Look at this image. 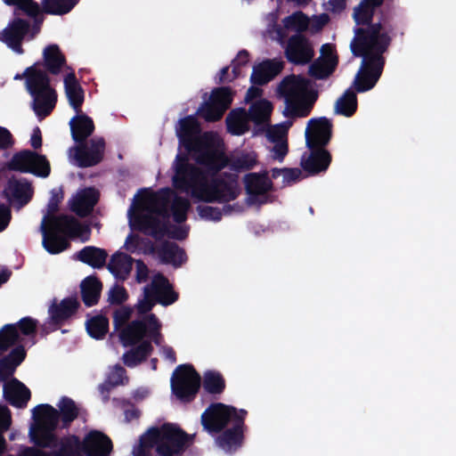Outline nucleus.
<instances>
[{
  "instance_id": "obj_1",
  "label": "nucleus",
  "mask_w": 456,
  "mask_h": 456,
  "mask_svg": "<svg viewBox=\"0 0 456 456\" xmlns=\"http://www.w3.org/2000/svg\"><path fill=\"white\" fill-rule=\"evenodd\" d=\"M175 133L180 146H183L199 167L189 162L186 155L178 153L173 163L174 187L190 195L192 199L205 202H228L235 200L240 189L235 175H219L228 164L219 136L213 132L201 133L195 116L181 118ZM231 167L236 171L253 168L257 163L255 151H239L230 160Z\"/></svg>"
},
{
  "instance_id": "obj_2",
  "label": "nucleus",
  "mask_w": 456,
  "mask_h": 456,
  "mask_svg": "<svg viewBox=\"0 0 456 456\" xmlns=\"http://www.w3.org/2000/svg\"><path fill=\"white\" fill-rule=\"evenodd\" d=\"M177 298L178 295L172 289L168 280L161 273H156L151 283L143 287L142 297L134 309L120 306L115 310L113 324L122 345L128 346L138 344L123 354L125 365L134 368L143 362L153 350L152 341L157 346L160 345L161 323L155 314L149 312L156 303L169 305Z\"/></svg>"
},
{
  "instance_id": "obj_3",
  "label": "nucleus",
  "mask_w": 456,
  "mask_h": 456,
  "mask_svg": "<svg viewBox=\"0 0 456 456\" xmlns=\"http://www.w3.org/2000/svg\"><path fill=\"white\" fill-rule=\"evenodd\" d=\"M190 201L178 196L172 189L163 188L156 192H143L140 200L127 211L129 225L156 239L165 236L183 240L189 227L187 219Z\"/></svg>"
},
{
  "instance_id": "obj_4",
  "label": "nucleus",
  "mask_w": 456,
  "mask_h": 456,
  "mask_svg": "<svg viewBox=\"0 0 456 456\" xmlns=\"http://www.w3.org/2000/svg\"><path fill=\"white\" fill-rule=\"evenodd\" d=\"M384 0H362L354 9V19L359 28H354V37L350 48L354 57H362L361 67L354 80L356 91L370 90L379 79L385 61L382 54L390 44L389 30L380 22L370 23L374 9Z\"/></svg>"
},
{
  "instance_id": "obj_5",
  "label": "nucleus",
  "mask_w": 456,
  "mask_h": 456,
  "mask_svg": "<svg viewBox=\"0 0 456 456\" xmlns=\"http://www.w3.org/2000/svg\"><path fill=\"white\" fill-rule=\"evenodd\" d=\"M37 322L31 317H24L15 324H6L0 330V355L11 346L17 345L11 353L0 360V383L4 382V397L14 407H26L30 399L29 389L16 379L5 382L12 376L15 369L25 358L24 346H33L36 341Z\"/></svg>"
},
{
  "instance_id": "obj_6",
  "label": "nucleus",
  "mask_w": 456,
  "mask_h": 456,
  "mask_svg": "<svg viewBox=\"0 0 456 456\" xmlns=\"http://www.w3.org/2000/svg\"><path fill=\"white\" fill-rule=\"evenodd\" d=\"M247 411L220 403H212L201 415L204 430L216 435L226 430L216 439L219 448L225 452H235L242 443V428Z\"/></svg>"
},
{
  "instance_id": "obj_7",
  "label": "nucleus",
  "mask_w": 456,
  "mask_h": 456,
  "mask_svg": "<svg viewBox=\"0 0 456 456\" xmlns=\"http://www.w3.org/2000/svg\"><path fill=\"white\" fill-rule=\"evenodd\" d=\"M7 5L15 6L14 18L0 31V41L18 54L23 53L21 43L31 40L40 30L42 19L40 7L33 0H3Z\"/></svg>"
},
{
  "instance_id": "obj_8",
  "label": "nucleus",
  "mask_w": 456,
  "mask_h": 456,
  "mask_svg": "<svg viewBox=\"0 0 456 456\" xmlns=\"http://www.w3.org/2000/svg\"><path fill=\"white\" fill-rule=\"evenodd\" d=\"M61 198L55 190L51 191L47 211L40 224L43 247L50 254L64 251L69 246L68 237L77 236L81 231L80 224L75 217L68 215L54 216Z\"/></svg>"
},
{
  "instance_id": "obj_9",
  "label": "nucleus",
  "mask_w": 456,
  "mask_h": 456,
  "mask_svg": "<svg viewBox=\"0 0 456 456\" xmlns=\"http://www.w3.org/2000/svg\"><path fill=\"white\" fill-rule=\"evenodd\" d=\"M69 124L73 140L79 143L69 150L70 163L80 167L98 164L103 157L104 140L102 137H94L89 142H85L94 131L93 119L80 110Z\"/></svg>"
},
{
  "instance_id": "obj_10",
  "label": "nucleus",
  "mask_w": 456,
  "mask_h": 456,
  "mask_svg": "<svg viewBox=\"0 0 456 456\" xmlns=\"http://www.w3.org/2000/svg\"><path fill=\"white\" fill-rule=\"evenodd\" d=\"M190 438L177 426L164 424L151 428L133 449V456H179L189 445Z\"/></svg>"
},
{
  "instance_id": "obj_11",
  "label": "nucleus",
  "mask_w": 456,
  "mask_h": 456,
  "mask_svg": "<svg viewBox=\"0 0 456 456\" xmlns=\"http://www.w3.org/2000/svg\"><path fill=\"white\" fill-rule=\"evenodd\" d=\"M331 122L325 117L312 118L305 128V142L309 152L303 154L301 166L306 172L315 175L326 171L331 156L323 149L331 135Z\"/></svg>"
},
{
  "instance_id": "obj_12",
  "label": "nucleus",
  "mask_w": 456,
  "mask_h": 456,
  "mask_svg": "<svg viewBox=\"0 0 456 456\" xmlns=\"http://www.w3.org/2000/svg\"><path fill=\"white\" fill-rule=\"evenodd\" d=\"M25 77L26 89L32 98L31 107L36 115L44 118L54 109L57 102L56 91L50 85V78L38 63L27 68L22 75L14 78Z\"/></svg>"
},
{
  "instance_id": "obj_13",
  "label": "nucleus",
  "mask_w": 456,
  "mask_h": 456,
  "mask_svg": "<svg viewBox=\"0 0 456 456\" xmlns=\"http://www.w3.org/2000/svg\"><path fill=\"white\" fill-rule=\"evenodd\" d=\"M278 94L284 99L285 110L292 117H305L309 114L314 99L312 96L310 81L299 76H288L277 88Z\"/></svg>"
},
{
  "instance_id": "obj_14",
  "label": "nucleus",
  "mask_w": 456,
  "mask_h": 456,
  "mask_svg": "<svg viewBox=\"0 0 456 456\" xmlns=\"http://www.w3.org/2000/svg\"><path fill=\"white\" fill-rule=\"evenodd\" d=\"M200 384V375L188 364L179 365L171 378L172 392L183 402H190L195 397Z\"/></svg>"
},
{
  "instance_id": "obj_15",
  "label": "nucleus",
  "mask_w": 456,
  "mask_h": 456,
  "mask_svg": "<svg viewBox=\"0 0 456 456\" xmlns=\"http://www.w3.org/2000/svg\"><path fill=\"white\" fill-rule=\"evenodd\" d=\"M8 166L10 169L41 177H47L50 174V165L45 157L28 150L14 154Z\"/></svg>"
},
{
  "instance_id": "obj_16",
  "label": "nucleus",
  "mask_w": 456,
  "mask_h": 456,
  "mask_svg": "<svg viewBox=\"0 0 456 456\" xmlns=\"http://www.w3.org/2000/svg\"><path fill=\"white\" fill-rule=\"evenodd\" d=\"M36 445L51 450V456H82V444L74 436L58 438L54 434L42 433V439Z\"/></svg>"
},
{
  "instance_id": "obj_17",
  "label": "nucleus",
  "mask_w": 456,
  "mask_h": 456,
  "mask_svg": "<svg viewBox=\"0 0 456 456\" xmlns=\"http://www.w3.org/2000/svg\"><path fill=\"white\" fill-rule=\"evenodd\" d=\"M32 415L38 423L36 428L34 427H30L28 436L30 441L36 444L37 441H40L42 439L43 432L53 434V431L59 423L60 413L56 409L49 404H41L32 410Z\"/></svg>"
},
{
  "instance_id": "obj_18",
  "label": "nucleus",
  "mask_w": 456,
  "mask_h": 456,
  "mask_svg": "<svg viewBox=\"0 0 456 456\" xmlns=\"http://www.w3.org/2000/svg\"><path fill=\"white\" fill-rule=\"evenodd\" d=\"M232 102V95L228 88L220 87L212 91L209 101L202 103L197 113L207 121L220 119Z\"/></svg>"
},
{
  "instance_id": "obj_19",
  "label": "nucleus",
  "mask_w": 456,
  "mask_h": 456,
  "mask_svg": "<svg viewBox=\"0 0 456 456\" xmlns=\"http://www.w3.org/2000/svg\"><path fill=\"white\" fill-rule=\"evenodd\" d=\"M284 53L288 61L297 65L309 63L314 56L312 43L301 34H296L289 38Z\"/></svg>"
},
{
  "instance_id": "obj_20",
  "label": "nucleus",
  "mask_w": 456,
  "mask_h": 456,
  "mask_svg": "<svg viewBox=\"0 0 456 456\" xmlns=\"http://www.w3.org/2000/svg\"><path fill=\"white\" fill-rule=\"evenodd\" d=\"M244 182L250 204H263L267 201L266 194L272 188V182L266 172L248 174Z\"/></svg>"
},
{
  "instance_id": "obj_21",
  "label": "nucleus",
  "mask_w": 456,
  "mask_h": 456,
  "mask_svg": "<svg viewBox=\"0 0 456 456\" xmlns=\"http://www.w3.org/2000/svg\"><path fill=\"white\" fill-rule=\"evenodd\" d=\"M31 183L24 178L12 177L8 180L4 193L14 208H20L28 204L33 196Z\"/></svg>"
},
{
  "instance_id": "obj_22",
  "label": "nucleus",
  "mask_w": 456,
  "mask_h": 456,
  "mask_svg": "<svg viewBox=\"0 0 456 456\" xmlns=\"http://www.w3.org/2000/svg\"><path fill=\"white\" fill-rule=\"evenodd\" d=\"M289 125L277 124L265 129V136L272 144L268 146L273 159L282 162L288 153L287 134Z\"/></svg>"
},
{
  "instance_id": "obj_23",
  "label": "nucleus",
  "mask_w": 456,
  "mask_h": 456,
  "mask_svg": "<svg viewBox=\"0 0 456 456\" xmlns=\"http://www.w3.org/2000/svg\"><path fill=\"white\" fill-rule=\"evenodd\" d=\"M81 444L86 456H109L112 451L111 440L97 430L90 431Z\"/></svg>"
},
{
  "instance_id": "obj_24",
  "label": "nucleus",
  "mask_w": 456,
  "mask_h": 456,
  "mask_svg": "<svg viewBox=\"0 0 456 456\" xmlns=\"http://www.w3.org/2000/svg\"><path fill=\"white\" fill-rule=\"evenodd\" d=\"M337 63L338 60L332 47L324 45L322 47V56L309 66V74L316 79L326 78L334 71Z\"/></svg>"
},
{
  "instance_id": "obj_25",
  "label": "nucleus",
  "mask_w": 456,
  "mask_h": 456,
  "mask_svg": "<svg viewBox=\"0 0 456 456\" xmlns=\"http://www.w3.org/2000/svg\"><path fill=\"white\" fill-rule=\"evenodd\" d=\"M99 200V192L94 188L89 187L78 191L69 200L70 209L79 216L89 215Z\"/></svg>"
},
{
  "instance_id": "obj_26",
  "label": "nucleus",
  "mask_w": 456,
  "mask_h": 456,
  "mask_svg": "<svg viewBox=\"0 0 456 456\" xmlns=\"http://www.w3.org/2000/svg\"><path fill=\"white\" fill-rule=\"evenodd\" d=\"M283 66L281 59L264 61L253 68L250 80L253 84H266L282 70Z\"/></svg>"
},
{
  "instance_id": "obj_27",
  "label": "nucleus",
  "mask_w": 456,
  "mask_h": 456,
  "mask_svg": "<svg viewBox=\"0 0 456 456\" xmlns=\"http://www.w3.org/2000/svg\"><path fill=\"white\" fill-rule=\"evenodd\" d=\"M66 69H69V72L63 79L65 94L71 108L76 113H79L85 100L84 90L77 79L74 71L69 67H66Z\"/></svg>"
},
{
  "instance_id": "obj_28",
  "label": "nucleus",
  "mask_w": 456,
  "mask_h": 456,
  "mask_svg": "<svg viewBox=\"0 0 456 456\" xmlns=\"http://www.w3.org/2000/svg\"><path fill=\"white\" fill-rule=\"evenodd\" d=\"M272 111V103L268 100L261 98L255 100L248 109L249 118L256 126H262L266 129L271 126L269 122Z\"/></svg>"
},
{
  "instance_id": "obj_29",
  "label": "nucleus",
  "mask_w": 456,
  "mask_h": 456,
  "mask_svg": "<svg viewBox=\"0 0 456 456\" xmlns=\"http://www.w3.org/2000/svg\"><path fill=\"white\" fill-rule=\"evenodd\" d=\"M249 113L245 109L232 110L226 118L228 131L234 135H241L250 128Z\"/></svg>"
},
{
  "instance_id": "obj_30",
  "label": "nucleus",
  "mask_w": 456,
  "mask_h": 456,
  "mask_svg": "<svg viewBox=\"0 0 456 456\" xmlns=\"http://www.w3.org/2000/svg\"><path fill=\"white\" fill-rule=\"evenodd\" d=\"M133 267V258L125 254L115 253L108 264L109 271L118 280H126Z\"/></svg>"
},
{
  "instance_id": "obj_31",
  "label": "nucleus",
  "mask_w": 456,
  "mask_h": 456,
  "mask_svg": "<svg viewBox=\"0 0 456 456\" xmlns=\"http://www.w3.org/2000/svg\"><path fill=\"white\" fill-rule=\"evenodd\" d=\"M76 297L64 298L59 305H52L49 308L50 319L54 323H59L70 317L78 307Z\"/></svg>"
},
{
  "instance_id": "obj_32",
  "label": "nucleus",
  "mask_w": 456,
  "mask_h": 456,
  "mask_svg": "<svg viewBox=\"0 0 456 456\" xmlns=\"http://www.w3.org/2000/svg\"><path fill=\"white\" fill-rule=\"evenodd\" d=\"M128 379L126 376V370L120 365H115L110 369L107 379L103 384L99 387L100 393L103 400L106 402L109 399L108 393L110 388L124 385L127 382Z\"/></svg>"
},
{
  "instance_id": "obj_33",
  "label": "nucleus",
  "mask_w": 456,
  "mask_h": 456,
  "mask_svg": "<svg viewBox=\"0 0 456 456\" xmlns=\"http://www.w3.org/2000/svg\"><path fill=\"white\" fill-rule=\"evenodd\" d=\"M45 65L48 71L53 75L61 72L65 67V58L56 45H51L45 48L43 52Z\"/></svg>"
},
{
  "instance_id": "obj_34",
  "label": "nucleus",
  "mask_w": 456,
  "mask_h": 456,
  "mask_svg": "<svg viewBox=\"0 0 456 456\" xmlns=\"http://www.w3.org/2000/svg\"><path fill=\"white\" fill-rule=\"evenodd\" d=\"M108 254L105 250L87 246L77 252V257L83 263H86L94 268H100L105 265Z\"/></svg>"
},
{
  "instance_id": "obj_35",
  "label": "nucleus",
  "mask_w": 456,
  "mask_h": 456,
  "mask_svg": "<svg viewBox=\"0 0 456 456\" xmlns=\"http://www.w3.org/2000/svg\"><path fill=\"white\" fill-rule=\"evenodd\" d=\"M102 289L101 282L94 277H87L81 283V293L84 303L92 306L98 302Z\"/></svg>"
},
{
  "instance_id": "obj_36",
  "label": "nucleus",
  "mask_w": 456,
  "mask_h": 456,
  "mask_svg": "<svg viewBox=\"0 0 456 456\" xmlns=\"http://www.w3.org/2000/svg\"><path fill=\"white\" fill-rule=\"evenodd\" d=\"M357 109V98L355 93L348 88L336 102L335 112L338 115L351 117Z\"/></svg>"
},
{
  "instance_id": "obj_37",
  "label": "nucleus",
  "mask_w": 456,
  "mask_h": 456,
  "mask_svg": "<svg viewBox=\"0 0 456 456\" xmlns=\"http://www.w3.org/2000/svg\"><path fill=\"white\" fill-rule=\"evenodd\" d=\"M161 260L166 264H171L174 266H180L186 261V255L183 249L175 243H166L159 251Z\"/></svg>"
},
{
  "instance_id": "obj_38",
  "label": "nucleus",
  "mask_w": 456,
  "mask_h": 456,
  "mask_svg": "<svg viewBox=\"0 0 456 456\" xmlns=\"http://www.w3.org/2000/svg\"><path fill=\"white\" fill-rule=\"evenodd\" d=\"M248 61V53L242 50L239 52L236 58L232 61V76L229 75V67L223 68L219 72V81H232L241 74V67L245 66Z\"/></svg>"
},
{
  "instance_id": "obj_39",
  "label": "nucleus",
  "mask_w": 456,
  "mask_h": 456,
  "mask_svg": "<svg viewBox=\"0 0 456 456\" xmlns=\"http://www.w3.org/2000/svg\"><path fill=\"white\" fill-rule=\"evenodd\" d=\"M79 0H42V8L45 12L53 15L69 13Z\"/></svg>"
},
{
  "instance_id": "obj_40",
  "label": "nucleus",
  "mask_w": 456,
  "mask_h": 456,
  "mask_svg": "<svg viewBox=\"0 0 456 456\" xmlns=\"http://www.w3.org/2000/svg\"><path fill=\"white\" fill-rule=\"evenodd\" d=\"M309 18L301 11L295 12L282 20L285 29L295 31L297 34L305 31L309 27Z\"/></svg>"
},
{
  "instance_id": "obj_41",
  "label": "nucleus",
  "mask_w": 456,
  "mask_h": 456,
  "mask_svg": "<svg viewBox=\"0 0 456 456\" xmlns=\"http://www.w3.org/2000/svg\"><path fill=\"white\" fill-rule=\"evenodd\" d=\"M86 330L90 337L102 339L109 330V321L105 316L95 315L86 322Z\"/></svg>"
},
{
  "instance_id": "obj_42",
  "label": "nucleus",
  "mask_w": 456,
  "mask_h": 456,
  "mask_svg": "<svg viewBox=\"0 0 456 456\" xmlns=\"http://www.w3.org/2000/svg\"><path fill=\"white\" fill-rule=\"evenodd\" d=\"M58 407L60 408L59 413L64 427H67L77 417L78 408L70 398L62 397L58 403Z\"/></svg>"
},
{
  "instance_id": "obj_43",
  "label": "nucleus",
  "mask_w": 456,
  "mask_h": 456,
  "mask_svg": "<svg viewBox=\"0 0 456 456\" xmlns=\"http://www.w3.org/2000/svg\"><path fill=\"white\" fill-rule=\"evenodd\" d=\"M232 208L231 206H224L222 209L211 206H199L197 211L200 218L218 222L221 220L223 215L230 214Z\"/></svg>"
},
{
  "instance_id": "obj_44",
  "label": "nucleus",
  "mask_w": 456,
  "mask_h": 456,
  "mask_svg": "<svg viewBox=\"0 0 456 456\" xmlns=\"http://www.w3.org/2000/svg\"><path fill=\"white\" fill-rule=\"evenodd\" d=\"M302 172L298 168H273L272 177L278 179L281 177V186L291 185L300 180Z\"/></svg>"
},
{
  "instance_id": "obj_45",
  "label": "nucleus",
  "mask_w": 456,
  "mask_h": 456,
  "mask_svg": "<svg viewBox=\"0 0 456 456\" xmlns=\"http://www.w3.org/2000/svg\"><path fill=\"white\" fill-rule=\"evenodd\" d=\"M203 386L211 394L221 393L224 388V380L219 372L208 370L204 375Z\"/></svg>"
},
{
  "instance_id": "obj_46",
  "label": "nucleus",
  "mask_w": 456,
  "mask_h": 456,
  "mask_svg": "<svg viewBox=\"0 0 456 456\" xmlns=\"http://www.w3.org/2000/svg\"><path fill=\"white\" fill-rule=\"evenodd\" d=\"M12 424V417L10 410L0 404V455L4 452L6 444L4 433L9 429Z\"/></svg>"
},
{
  "instance_id": "obj_47",
  "label": "nucleus",
  "mask_w": 456,
  "mask_h": 456,
  "mask_svg": "<svg viewBox=\"0 0 456 456\" xmlns=\"http://www.w3.org/2000/svg\"><path fill=\"white\" fill-rule=\"evenodd\" d=\"M127 298V293L123 286L115 284L109 291V301L111 304H121Z\"/></svg>"
},
{
  "instance_id": "obj_48",
  "label": "nucleus",
  "mask_w": 456,
  "mask_h": 456,
  "mask_svg": "<svg viewBox=\"0 0 456 456\" xmlns=\"http://www.w3.org/2000/svg\"><path fill=\"white\" fill-rule=\"evenodd\" d=\"M140 243H141V239L139 236L134 235V234H129L126 237L124 247L130 253H133V254L140 253V251L142 250Z\"/></svg>"
},
{
  "instance_id": "obj_49",
  "label": "nucleus",
  "mask_w": 456,
  "mask_h": 456,
  "mask_svg": "<svg viewBox=\"0 0 456 456\" xmlns=\"http://www.w3.org/2000/svg\"><path fill=\"white\" fill-rule=\"evenodd\" d=\"M148 276L149 269L147 265L142 260H137L135 262V281L138 283H143L147 281Z\"/></svg>"
},
{
  "instance_id": "obj_50",
  "label": "nucleus",
  "mask_w": 456,
  "mask_h": 456,
  "mask_svg": "<svg viewBox=\"0 0 456 456\" xmlns=\"http://www.w3.org/2000/svg\"><path fill=\"white\" fill-rule=\"evenodd\" d=\"M12 218L10 208L0 204V232L6 229Z\"/></svg>"
},
{
  "instance_id": "obj_51",
  "label": "nucleus",
  "mask_w": 456,
  "mask_h": 456,
  "mask_svg": "<svg viewBox=\"0 0 456 456\" xmlns=\"http://www.w3.org/2000/svg\"><path fill=\"white\" fill-rule=\"evenodd\" d=\"M163 338L161 337L159 346V353L165 360L170 362L171 364L175 363L176 356L174 349L171 346L162 345Z\"/></svg>"
},
{
  "instance_id": "obj_52",
  "label": "nucleus",
  "mask_w": 456,
  "mask_h": 456,
  "mask_svg": "<svg viewBox=\"0 0 456 456\" xmlns=\"http://www.w3.org/2000/svg\"><path fill=\"white\" fill-rule=\"evenodd\" d=\"M13 144L11 133L4 127L0 126V149L5 150Z\"/></svg>"
},
{
  "instance_id": "obj_53",
  "label": "nucleus",
  "mask_w": 456,
  "mask_h": 456,
  "mask_svg": "<svg viewBox=\"0 0 456 456\" xmlns=\"http://www.w3.org/2000/svg\"><path fill=\"white\" fill-rule=\"evenodd\" d=\"M30 143L34 149H38L42 145L41 131L37 126L33 129L30 138Z\"/></svg>"
},
{
  "instance_id": "obj_54",
  "label": "nucleus",
  "mask_w": 456,
  "mask_h": 456,
  "mask_svg": "<svg viewBox=\"0 0 456 456\" xmlns=\"http://www.w3.org/2000/svg\"><path fill=\"white\" fill-rule=\"evenodd\" d=\"M262 94V90L258 87L251 86L246 94L245 101L249 102L254 99L257 100L256 98L260 97Z\"/></svg>"
},
{
  "instance_id": "obj_55",
  "label": "nucleus",
  "mask_w": 456,
  "mask_h": 456,
  "mask_svg": "<svg viewBox=\"0 0 456 456\" xmlns=\"http://www.w3.org/2000/svg\"><path fill=\"white\" fill-rule=\"evenodd\" d=\"M149 394H150V391L148 388L140 387V388L136 389L135 391H134L133 398L135 401H142V400L145 399L149 395Z\"/></svg>"
},
{
  "instance_id": "obj_56",
  "label": "nucleus",
  "mask_w": 456,
  "mask_h": 456,
  "mask_svg": "<svg viewBox=\"0 0 456 456\" xmlns=\"http://www.w3.org/2000/svg\"><path fill=\"white\" fill-rule=\"evenodd\" d=\"M140 416V411L134 407H131L125 411V418L127 422L132 421L133 419H138Z\"/></svg>"
},
{
  "instance_id": "obj_57",
  "label": "nucleus",
  "mask_w": 456,
  "mask_h": 456,
  "mask_svg": "<svg viewBox=\"0 0 456 456\" xmlns=\"http://www.w3.org/2000/svg\"><path fill=\"white\" fill-rule=\"evenodd\" d=\"M329 4L333 12H339L345 8L346 0H329Z\"/></svg>"
},
{
  "instance_id": "obj_58",
  "label": "nucleus",
  "mask_w": 456,
  "mask_h": 456,
  "mask_svg": "<svg viewBox=\"0 0 456 456\" xmlns=\"http://www.w3.org/2000/svg\"><path fill=\"white\" fill-rule=\"evenodd\" d=\"M319 27L324 26L329 21V16L327 14H322L314 17Z\"/></svg>"
},
{
  "instance_id": "obj_59",
  "label": "nucleus",
  "mask_w": 456,
  "mask_h": 456,
  "mask_svg": "<svg viewBox=\"0 0 456 456\" xmlns=\"http://www.w3.org/2000/svg\"><path fill=\"white\" fill-rule=\"evenodd\" d=\"M276 32H277V40L279 41V43L281 45H283L285 38H286V35L283 33L282 28H278Z\"/></svg>"
},
{
  "instance_id": "obj_60",
  "label": "nucleus",
  "mask_w": 456,
  "mask_h": 456,
  "mask_svg": "<svg viewBox=\"0 0 456 456\" xmlns=\"http://www.w3.org/2000/svg\"><path fill=\"white\" fill-rule=\"evenodd\" d=\"M9 276H10V273L8 271H4L0 273V286L6 282L7 280L9 279Z\"/></svg>"
},
{
  "instance_id": "obj_61",
  "label": "nucleus",
  "mask_w": 456,
  "mask_h": 456,
  "mask_svg": "<svg viewBox=\"0 0 456 456\" xmlns=\"http://www.w3.org/2000/svg\"><path fill=\"white\" fill-rule=\"evenodd\" d=\"M157 363H158V359L157 358H152L151 360V369L153 370H157Z\"/></svg>"
},
{
  "instance_id": "obj_62",
  "label": "nucleus",
  "mask_w": 456,
  "mask_h": 456,
  "mask_svg": "<svg viewBox=\"0 0 456 456\" xmlns=\"http://www.w3.org/2000/svg\"><path fill=\"white\" fill-rule=\"evenodd\" d=\"M15 437H16V434H15V433H12V434L10 435V439H11V440H14V439H15Z\"/></svg>"
}]
</instances>
